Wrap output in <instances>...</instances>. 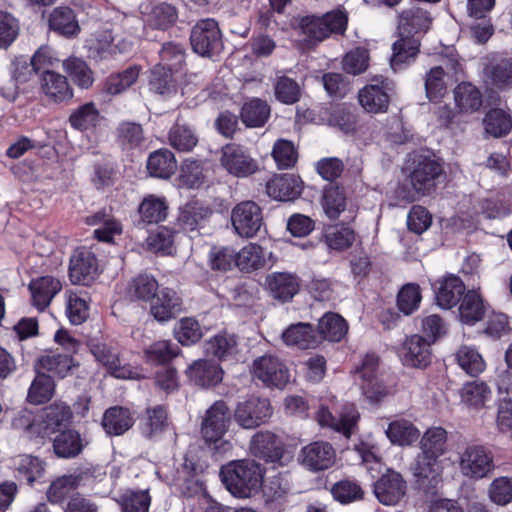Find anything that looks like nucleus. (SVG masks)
<instances>
[{
  "mask_svg": "<svg viewBox=\"0 0 512 512\" xmlns=\"http://www.w3.org/2000/svg\"><path fill=\"white\" fill-rule=\"evenodd\" d=\"M447 452V432L442 427H431L420 440V453L414 460L412 471L421 480L437 481L442 473L440 457Z\"/></svg>",
  "mask_w": 512,
  "mask_h": 512,
  "instance_id": "f257e3e1",
  "label": "nucleus"
},
{
  "mask_svg": "<svg viewBox=\"0 0 512 512\" xmlns=\"http://www.w3.org/2000/svg\"><path fill=\"white\" fill-rule=\"evenodd\" d=\"M263 475L261 465L252 459L231 461L220 470L221 480L227 490L239 498L256 494L262 486Z\"/></svg>",
  "mask_w": 512,
  "mask_h": 512,
  "instance_id": "f03ea898",
  "label": "nucleus"
},
{
  "mask_svg": "<svg viewBox=\"0 0 512 512\" xmlns=\"http://www.w3.org/2000/svg\"><path fill=\"white\" fill-rule=\"evenodd\" d=\"M348 18L340 10L327 12L322 16H297L291 20V27L310 47L318 45L332 34H343Z\"/></svg>",
  "mask_w": 512,
  "mask_h": 512,
  "instance_id": "7ed1b4c3",
  "label": "nucleus"
},
{
  "mask_svg": "<svg viewBox=\"0 0 512 512\" xmlns=\"http://www.w3.org/2000/svg\"><path fill=\"white\" fill-rule=\"evenodd\" d=\"M494 467L491 451L482 445H468L459 453L460 471L468 478H485L493 472Z\"/></svg>",
  "mask_w": 512,
  "mask_h": 512,
  "instance_id": "20e7f679",
  "label": "nucleus"
},
{
  "mask_svg": "<svg viewBox=\"0 0 512 512\" xmlns=\"http://www.w3.org/2000/svg\"><path fill=\"white\" fill-rule=\"evenodd\" d=\"M190 42L194 52L203 57L220 53L223 42L217 22L209 18L198 21L191 30Z\"/></svg>",
  "mask_w": 512,
  "mask_h": 512,
  "instance_id": "39448f33",
  "label": "nucleus"
},
{
  "mask_svg": "<svg viewBox=\"0 0 512 512\" xmlns=\"http://www.w3.org/2000/svg\"><path fill=\"white\" fill-rule=\"evenodd\" d=\"M393 89L392 81L383 76H375L371 83L359 91L358 99L368 113H384L388 110Z\"/></svg>",
  "mask_w": 512,
  "mask_h": 512,
  "instance_id": "423d86ee",
  "label": "nucleus"
},
{
  "mask_svg": "<svg viewBox=\"0 0 512 512\" xmlns=\"http://www.w3.org/2000/svg\"><path fill=\"white\" fill-rule=\"evenodd\" d=\"M336 450L327 441H313L301 448L298 462L310 472H321L330 469L336 462Z\"/></svg>",
  "mask_w": 512,
  "mask_h": 512,
  "instance_id": "0eeeda50",
  "label": "nucleus"
},
{
  "mask_svg": "<svg viewBox=\"0 0 512 512\" xmlns=\"http://www.w3.org/2000/svg\"><path fill=\"white\" fill-rule=\"evenodd\" d=\"M378 366L379 357L367 354L361 366L356 369L362 393L370 403H378L388 394L387 388L378 379Z\"/></svg>",
  "mask_w": 512,
  "mask_h": 512,
  "instance_id": "6e6552de",
  "label": "nucleus"
},
{
  "mask_svg": "<svg viewBox=\"0 0 512 512\" xmlns=\"http://www.w3.org/2000/svg\"><path fill=\"white\" fill-rule=\"evenodd\" d=\"M231 222L239 236L252 238L263 226L262 210L254 201L240 202L231 211Z\"/></svg>",
  "mask_w": 512,
  "mask_h": 512,
  "instance_id": "1a4fd4ad",
  "label": "nucleus"
},
{
  "mask_svg": "<svg viewBox=\"0 0 512 512\" xmlns=\"http://www.w3.org/2000/svg\"><path fill=\"white\" fill-rule=\"evenodd\" d=\"M253 374L268 387L282 389L289 382L287 367L273 355H263L254 360Z\"/></svg>",
  "mask_w": 512,
  "mask_h": 512,
  "instance_id": "9d476101",
  "label": "nucleus"
},
{
  "mask_svg": "<svg viewBox=\"0 0 512 512\" xmlns=\"http://www.w3.org/2000/svg\"><path fill=\"white\" fill-rule=\"evenodd\" d=\"M272 415V408L268 399L251 397L240 402L234 412L235 421L245 429H253Z\"/></svg>",
  "mask_w": 512,
  "mask_h": 512,
  "instance_id": "9b49d317",
  "label": "nucleus"
},
{
  "mask_svg": "<svg viewBox=\"0 0 512 512\" xmlns=\"http://www.w3.org/2000/svg\"><path fill=\"white\" fill-rule=\"evenodd\" d=\"M231 414L224 401H216L205 413L201 433L206 442L216 443L227 432Z\"/></svg>",
  "mask_w": 512,
  "mask_h": 512,
  "instance_id": "f8f14e48",
  "label": "nucleus"
},
{
  "mask_svg": "<svg viewBox=\"0 0 512 512\" xmlns=\"http://www.w3.org/2000/svg\"><path fill=\"white\" fill-rule=\"evenodd\" d=\"M221 166L231 175L248 177L258 170L257 162L240 145L227 144L221 150Z\"/></svg>",
  "mask_w": 512,
  "mask_h": 512,
  "instance_id": "ddd939ff",
  "label": "nucleus"
},
{
  "mask_svg": "<svg viewBox=\"0 0 512 512\" xmlns=\"http://www.w3.org/2000/svg\"><path fill=\"white\" fill-rule=\"evenodd\" d=\"M442 173V165L437 160L429 157L419 159L410 174L413 190L421 196L431 194Z\"/></svg>",
  "mask_w": 512,
  "mask_h": 512,
  "instance_id": "4468645a",
  "label": "nucleus"
},
{
  "mask_svg": "<svg viewBox=\"0 0 512 512\" xmlns=\"http://www.w3.org/2000/svg\"><path fill=\"white\" fill-rule=\"evenodd\" d=\"M98 275V262L93 252L86 248L76 249L69 266L70 280L74 284L89 285Z\"/></svg>",
  "mask_w": 512,
  "mask_h": 512,
  "instance_id": "2eb2a0df",
  "label": "nucleus"
},
{
  "mask_svg": "<svg viewBox=\"0 0 512 512\" xmlns=\"http://www.w3.org/2000/svg\"><path fill=\"white\" fill-rule=\"evenodd\" d=\"M59 60L52 55V50L47 46L40 47L30 62L17 60L14 63V77L18 82L24 83L31 79L33 74L43 75L44 70H51Z\"/></svg>",
  "mask_w": 512,
  "mask_h": 512,
  "instance_id": "dca6fc26",
  "label": "nucleus"
},
{
  "mask_svg": "<svg viewBox=\"0 0 512 512\" xmlns=\"http://www.w3.org/2000/svg\"><path fill=\"white\" fill-rule=\"evenodd\" d=\"M359 418L360 414L353 404L343 407L339 419L334 417L325 406H321L316 414V420L322 427H330L347 438L353 433Z\"/></svg>",
  "mask_w": 512,
  "mask_h": 512,
  "instance_id": "f3484780",
  "label": "nucleus"
},
{
  "mask_svg": "<svg viewBox=\"0 0 512 512\" xmlns=\"http://www.w3.org/2000/svg\"><path fill=\"white\" fill-rule=\"evenodd\" d=\"M406 481L402 475L388 469L374 484V493L384 505H396L406 494Z\"/></svg>",
  "mask_w": 512,
  "mask_h": 512,
  "instance_id": "a211bd4d",
  "label": "nucleus"
},
{
  "mask_svg": "<svg viewBox=\"0 0 512 512\" xmlns=\"http://www.w3.org/2000/svg\"><path fill=\"white\" fill-rule=\"evenodd\" d=\"M250 452L266 462H279L284 453L282 440L270 431L257 432L250 441Z\"/></svg>",
  "mask_w": 512,
  "mask_h": 512,
  "instance_id": "6ab92c4d",
  "label": "nucleus"
},
{
  "mask_svg": "<svg viewBox=\"0 0 512 512\" xmlns=\"http://www.w3.org/2000/svg\"><path fill=\"white\" fill-rule=\"evenodd\" d=\"M303 190V182L294 174L275 175L266 183V193L275 200L292 201L298 198Z\"/></svg>",
  "mask_w": 512,
  "mask_h": 512,
  "instance_id": "aec40b11",
  "label": "nucleus"
},
{
  "mask_svg": "<svg viewBox=\"0 0 512 512\" xmlns=\"http://www.w3.org/2000/svg\"><path fill=\"white\" fill-rule=\"evenodd\" d=\"M72 417L71 409L63 402H54L43 408L37 417L38 434L49 435L66 425Z\"/></svg>",
  "mask_w": 512,
  "mask_h": 512,
  "instance_id": "412c9836",
  "label": "nucleus"
},
{
  "mask_svg": "<svg viewBox=\"0 0 512 512\" xmlns=\"http://www.w3.org/2000/svg\"><path fill=\"white\" fill-rule=\"evenodd\" d=\"M281 337L287 346L299 349H314L321 344V335L310 323L291 324L282 332Z\"/></svg>",
  "mask_w": 512,
  "mask_h": 512,
  "instance_id": "4be33fe9",
  "label": "nucleus"
},
{
  "mask_svg": "<svg viewBox=\"0 0 512 512\" xmlns=\"http://www.w3.org/2000/svg\"><path fill=\"white\" fill-rule=\"evenodd\" d=\"M90 351L96 361L101 363L107 371L116 378H130L132 372L122 366L118 352L115 348L104 342L91 341Z\"/></svg>",
  "mask_w": 512,
  "mask_h": 512,
  "instance_id": "5701e85b",
  "label": "nucleus"
},
{
  "mask_svg": "<svg viewBox=\"0 0 512 512\" xmlns=\"http://www.w3.org/2000/svg\"><path fill=\"white\" fill-rule=\"evenodd\" d=\"M430 341L420 335L409 337L403 344L402 355L405 365L423 368L431 360Z\"/></svg>",
  "mask_w": 512,
  "mask_h": 512,
  "instance_id": "b1692460",
  "label": "nucleus"
},
{
  "mask_svg": "<svg viewBox=\"0 0 512 512\" xmlns=\"http://www.w3.org/2000/svg\"><path fill=\"white\" fill-rule=\"evenodd\" d=\"M266 287L270 295L279 301L291 300L299 290L298 278L286 272H275L267 275Z\"/></svg>",
  "mask_w": 512,
  "mask_h": 512,
  "instance_id": "393cba45",
  "label": "nucleus"
},
{
  "mask_svg": "<svg viewBox=\"0 0 512 512\" xmlns=\"http://www.w3.org/2000/svg\"><path fill=\"white\" fill-rule=\"evenodd\" d=\"M29 289L33 304L38 310L43 311L49 306L55 295L61 291L62 284L57 278L43 276L32 280Z\"/></svg>",
  "mask_w": 512,
  "mask_h": 512,
  "instance_id": "a878e982",
  "label": "nucleus"
},
{
  "mask_svg": "<svg viewBox=\"0 0 512 512\" xmlns=\"http://www.w3.org/2000/svg\"><path fill=\"white\" fill-rule=\"evenodd\" d=\"M437 304L445 309L456 306L464 297L465 285L463 281L454 275L445 277L435 285Z\"/></svg>",
  "mask_w": 512,
  "mask_h": 512,
  "instance_id": "bb28decb",
  "label": "nucleus"
},
{
  "mask_svg": "<svg viewBox=\"0 0 512 512\" xmlns=\"http://www.w3.org/2000/svg\"><path fill=\"white\" fill-rule=\"evenodd\" d=\"M431 18L427 11L419 7L403 10L399 15L398 33L415 37L429 29Z\"/></svg>",
  "mask_w": 512,
  "mask_h": 512,
  "instance_id": "cd10ccee",
  "label": "nucleus"
},
{
  "mask_svg": "<svg viewBox=\"0 0 512 512\" xmlns=\"http://www.w3.org/2000/svg\"><path fill=\"white\" fill-rule=\"evenodd\" d=\"M420 41L418 38L399 35V39L392 46L390 66L394 71L401 70L406 64L413 62L419 53Z\"/></svg>",
  "mask_w": 512,
  "mask_h": 512,
  "instance_id": "c85d7f7f",
  "label": "nucleus"
},
{
  "mask_svg": "<svg viewBox=\"0 0 512 512\" xmlns=\"http://www.w3.org/2000/svg\"><path fill=\"white\" fill-rule=\"evenodd\" d=\"M156 301L151 305V314L159 322H166L176 317L181 310V299L170 288H163L156 295Z\"/></svg>",
  "mask_w": 512,
  "mask_h": 512,
  "instance_id": "c756f323",
  "label": "nucleus"
},
{
  "mask_svg": "<svg viewBox=\"0 0 512 512\" xmlns=\"http://www.w3.org/2000/svg\"><path fill=\"white\" fill-rule=\"evenodd\" d=\"M187 375L192 382L202 387L214 386L222 380L219 365L207 360L195 361L187 369Z\"/></svg>",
  "mask_w": 512,
  "mask_h": 512,
  "instance_id": "7c9ffc66",
  "label": "nucleus"
},
{
  "mask_svg": "<svg viewBox=\"0 0 512 512\" xmlns=\"http://www.w3.org/2000/svg\"><path fill=\"white\" fill-rule=\"evenodd\" d=\"M133 417L127 408L115 406L107 409L102 418V426L109 435H122L133 425Z\"/></svg>",
  "mask_w": 512,
  "mask_h": 512,
  "instance_id": "2f4dec72",
  "label": "nucleus"
},
{
  "mask_svg": "<svg viewBox=\"0 0 512 512\" xmlns=\"http://www.w3.org/2000/svg\"><path fill=\"white\" fill-rule=\"evenodd\" d=\"M485 82L499 90L512 86V58L491 62L484 70Z\"/></svg>",
  "mask_w": 512,
  "mask_h": 512,
  "instance_id": "473e14b6",
  "label": "nucleus"
},
{
  "mask_svg": "<svg viewBox=\"0 0 512 512\" xmlns=\"http://www.w3.org/2000/svg\"><path fill=\"white\" fill-rule=\"evenodd\" d=\"M44 93L55 101H63L72 97V91L65 76L52 70H44L40 75Z\"/></svg>",
  "mask_w": 512,
  "mask_h": 512,
  "instance_id": "72a5a7b5",
  "label": "nucleus"
},
{
  "mask_svg": "<svg viewBox=\"0 0 512 512\" xmlns=\"http://www.w3.org/2000/svg\"><path fill=\"white\" fill-rule=\"evenodd\" d=\"M177 161L168 149H159L150 154L147 160V170L151 176L167 179L175 173Z\"/></svg>",
  "mask_w": 512,
  "mask_h": 512,
  "instance_id": "f704fd0d",
  "label": "nucleus"
},
{
  "mask_svg": "<svg viewBox=\"0 0 512 512\" xmlns=\"http://www.w3.org/2000/svg\"><path fill=\"white\" fill-rule=\"evenodd\" d=\"M85 444L81 435L72 429L60 432L53 440L55 454L61 458H74L81 453Z\"/></svg>",
  "mask_w": 512,
  "mask_h": 512,
  "instance_id": "c9c22d12",
  "label": "nucleus"
},
{
  "mask_svg": "<svg viewBox=\"0 0 512 512\" xmlns=\"http://www.w3.org/2000/svg\"><path fill=\"white\" fill-rule=\"evenodd\" d=\"M49 26L65 37H72L80 31L75 13L69 7H56L49 16Z\"/></svg>",
  "mask_w": 512,
  "mask_h": 512,
  "instance_id": "e433bc0d",
  "label": "nucleus"
},
{
  "mask_svg": "<svg viewBox=\"0 0 512 512\" xmlns=\"http://www.w3.org/2000/svg\"><path fill=\"white\" fill-rule=\"evenodd\" d=\"M167 412L161 405L148 408L140 422V432L147 439H155L167 428Z\"/></svg>",
  "mask_w": 512,
  "mask_h": 512,
  "instance_id": "4c0bfd02",
  "label": "nucleus"
},
{
  "mask_svg": "<svg viewBox=\"0 0 512 512\" xmlns=\"http://www.w3.org/2000/svg\"><path fill=\"white\" fill-rule=\"evenodd\" d=\"M385 434L390 442L398 446H410L419 437V430L406 419H397L389 423Z\"/></svg>",
  "mask_w": 512,
  "mask_h": 512,
  "instance_id": "58836bf2",
  "label": "nucleus"
},
{
  "mask_svg": "<svg viewBox=\"0 0 512 512\" xmlns=\"http://www.w3.org/2000/svg\"><path fill=\"white\" fill-rule=\"evenodd\" d=\"M168 206L164 199L149 195L143 199L138 208V224H157L165 220Z\"/></svg>",
  "mask_w": 512,
  "mask_h": 512,
  "instance_id": "ea45409f",
  "label": "nucleus"
},
{
  "mask_svg": "<svg viewBox=\"0 0 512 512\" xmlns=\"http://www.w3.org/2000/svg\"><path fill=\"white\" fill-rule=\"evenodd\" d=\"M37 364L40 370L49 372L58 378L66 377L75 366L71 355L53 351L41 356Z\"/></svg>",
  "mask_w": 512,
  "mask_h": 512,
  "instance_id": "a19ab883",
  "label": "nucleus"
},
{
  "mask_svg": "<svg viewBox=\"0 0 512 512\" xmlns=\"http://www.w3.org/2000/svg\"><path fill=\"white\" fill-rule=\"evenodd\" d=\"M316 331L321 335V342H339L346 335L348 325L340 315L330 312L319 320Z\"/></svg>",
  "mask_w": 512,
  "mask_h": 512,
  "instance_id": "79ce46f5",
  "label": "nucleus"
},
{
  "mask_svg": "<svg viewBox=\"0 0 512 512\" xmlns=\"http://www.w3.org/2000/svg\"><path fill=\"white\" fill-rule=\"evenodd\" d=\"M158 289L159 284L152 275L139 274L129 282L127 295L131 299L147 302L156 297Z\"/></svg>",
  "mask_w": 512,
  "mask_h": 512,
  "instance_id": "37998d69",
  "label": "nucleus"
},
{
  "mask_svg": "<svg viewBox=\"0 0 512 512\" xmlns=\"http://www.w3.org/2000/svg\"><path fill=\"white\" fill-rule=\"evenodd\" d=\"M492 392L484 382L466 383L460 390L461 401L467 407L475 410L483 409L490 400Z\"/></svg>",
  "mask_w": 512,
  "mask_h": 512,
  "instance_id": "c03bdc74",
  "label": "nucleus"
},
{
  "mask_svg": "<svg viewBox=\"0 0 512 512\" xmlns=\"http://www.w3.org/2000/svg\"><path fill=\"white\" fill-rule=\"evenodd\" d=\"M82 476L77 474L63 475L51 482L46 495L53 504L62 503L70 494L77 489Z\"/></svg>",
  "mask_w": 512,
  "mask_h": 512,
  "instance_id": "a18cd8bd",
  "label": "nucleus"
},
{
  "mask_svg": "<svg viewBox=\"0 0 512 512\" xmlns=\"http://www.w3.org/2000/svg\"><path fill=\"white\" fill-rule=\"evenodd\" d=\"M485 309L480 294L475 290H469L459 307L460 319L464 323L474 324L484 317Z\"/></svg>",
  "mask_w": 512,
  "mask_h": 512,
  "instance_id": "49530a36",
  "label": "nucleus"
},
{
  "mask_svg": "<svg viewBox=\"0 0 512 512\" xmlns=\"http://www.w3.org/2000/svg\"><path fill=\"white\" fill-rule=\"evenodd\" d=\"M456 106L462 112H474L482 106V94L471 83H461L454 90Z\"/></svg>",
  "mask_w": 512,
  "mask_h": 512,
  "instance_id": "de8ad7c7",
  "label": "nucleus"
},
{
  "mask_svg": "<svg viewBox=\"0 0 512 512\" xmlns=\"http://www.w3.org/2000/svg\"><path fill=\"white\" fill-rule=\"evenodd\" d=\"M55 383L51 375L39 373L30 385L27 400L34 405L48 402L54 395Z\"/></svg>",
  "mask_w": 512,
  "mask_h": 512,
  "instance_id": "09e8293b",
  "label": "nucleus"
},
{
  "mask_svg": "<svg viewBox=\"0 0 512 512\" xmlns=\"http://www.w3.org/2000/svg\"><path fill=\"white\" fill-rule=\"evenodd\" d=\"M455 359L461 369L472 377L481 374L486 367L481 354L471 346H461L455 354Z\"/></svg>",
  "mask_w": 512,
  "mask_h": 512,
  "instance_id": "8fccbe9b",
  "label": "nucleus"
},
{
  "mask_svg": "<svg viewBox=\"0 0 512 512\" xmlns=\"http://www.w3.org/2000/svg\"><path fill=\"white\" fill-rule=\"evenodd\" d=\"M89 225H99L94 230V236L99 241L111 242L115 234L121 233V225L111 215L105 212H98L93 216L87 217Z\"/></svg>",
  "mask_w": 512,
  "mask_h": 512,
  "instance_id": "3c124183",
  "label": "nucleus"
},
{
  "mask_svg": "<svg viewBox=\"0 0 512 512\" xmlns=\"http://www.w3.org/2000/svg\"><path fill=\"white\" fill-rule=\"evenodd\" d=\"M207 355L225 360L237 353V340L234 335L218 334L205 344Z\"/></svg>",
  "mask_w": 512,
  "mask_h": 512,
  "instance_id": "603ef678",
  "label": "nucleus"
},
{
  "mask_svg": "<svg viewBox=\"0 0 512 512\" xmlns=\"http://www.w3.org/2000/svg\"><path fill=\"white\" fill-rule=\"evenodd\" d=\"M483 124L487 134L500 138L510 132L512 120L510 115L502 109H492L485 115Z\"/></svg>",
  "mask_w": 512,
  "mask_h": 512,
  "instance_id": "864d4df0",
  "label": "nucleus"
},
{
  "mask_svg": "<svg viewBox=\"0 0 512 512\" xmlns=\"http://www.w3.org/2000/svg\"><path fill=\"white\" fill-rule=\"evenodd\" d=\"M269 116V105L260 99H253L245 103L241 110L242 121L249 127L263 126Z\"/></svg>",
  "mask_w": 512,
  "mask_h": 512,
  "instance_id": "5fc2aeb1",
  "label": "nucleus"
},
{
  "mask_svg": "<svg viewBox=\"0 0 512 512\" xmlns=\"http://www.w3.org/2000/svg\"><path fill=\"white\" fill-rule=\"evenodd\" d=\"M264 262L263 249L255 243H249L236 252V267L241 271L249 272L260 269Z\"/></svg>",
  "mask_w": 512,
  "mask_h": 512,
  "instance_id": "6e6d98bb",
  "label": "nucleus"
},
{
  "mask_svg": "<svg viewBox=\"0 0 512 512\" xmlns=\"http://www.w3.org/2000/svg\"><path fill=\"white\" fill-rule=\"evenodd\" d=\"M116 139L123 149H134L144 141V133L140 124L122 122L116 128Z\"/></svg>",
  "mask_w": 512,
  "mask_h": 512,
  "instance_id": "4d7b16f0",
  "label": "nucleus"
},
{
  "mask_svg": "<svg viewBox=\"0 0 512 512\" xmlns=\"http://www.w3.org/2000/svg\"><path fill=\"white\" fill-rule=\"evenodd\" d=\"M198 138L191 127L176 123L169 132V143L178 151H191L197 144Z\"/></svg>",
  "mask_w": 512,
  "mask_h": 512,
  "instance_id": "13d9d810",
  "label": "nucleus"
},
{
  "mask_svg": "<svg viewBox=\"0 0 512 512\" xmlns=\"http://www.w3.org/2000/svg\"><path fill=\"white\" fill-rule=\"evenodd\" d=\"M117 502L122 512H148L151 498L147 490H126L117 498Z\"/></svg>",
  "mask_w": 512,
  "mask_h": 512,
  "instance_id": "bf43d9fd",
  "label": "nucleus"
},
{
  "mask_svg": "<svg viewBox=\"0 0 512 512\" xmlns=\"http://www.w3.org/2000/svg\"><path fill=\"white\" fill-rule=\"evenodd\" d=\"M274 94L278 101L292 105L300 100L301 88L299 84L287 76H277L274 82Z\"/></svg>",
  "mask_w": 512,
  "mask_h": 512,
  "instance_id": "052dcab7",
  "label": "nucleus"
},
{
  "mask_svg": "<svg viewBox=\"0 0 512 512\" xmlns=\"http://www.w3.org/2000/svg\"><path fill=\"white\" fill-rule=\"evenodd\" d=\"M139 77V69L136 66L110 75L105 82L104 89L111 95H117L132 86Z\"/></svg>",
  "mask_w": 512,
  "mask_h": 512,
  "instance_id": "680f3d73",
  "label": "nucleus"
},
{
  "mask_svg": "<svg viewBox=\"0 0 512 512\" xmlns=\"http://www.w3.org/2000/svg\"><path fill=\"white\" fill-rule=\"evenodd\" d=\"M177 17V11L174 6L161 3L151 10L147 23L154 29L166 30L176 22Z\"/></svg>",
  "mask_w": 512,
  "mask_h": 512,
  "instance_id": "e2e57ef3",
  "label": "nucleus"
},
{
  "mask_svg": "<svg viewBox=\"0 0 512 512\" xmlns=\"http://www.w3.org/2000/svg\"><path fill=\"white\" fill-rule=\"evenodd\" d=\"M44 472V463L37 457L26 455L20 459L16 468V477L19 481L33 484Z\"/></svg>",
  "mask_w": 512,
  "mask_h": 512,
  "instance_id": "0e129e2a",
  "label": "nucleus"
},
{
  "mask_svg": "<svg viewBox=\"0 0 512 512\" xmlns=\"http://www.w3.org/2000/svg\"><path fill=\"white\" fill-rule=\"evenodd\" d=\"M63 66L78 86L88 88L92 85L94 81L92 71L83 60L70 57L63 62Z\"/></svg>",
  "mask_w": 512,
  "mask_h": 512,
  "instance_id": "69168bd1",
  "label": "nucleus"
},
{
  "mask_svg": "<svg viewBox=\"0 0 512 512\" xmlns=\"http://www.w3.org/2000/svg\"><path fill=\"white\" fill-rule=\"evenodd\" d=\"M426 95L430 101H438L447 91L445 72L442 67L436 66L430 69L425 79Z\"/></svg>",
  "mask_w": 512,
  "mask_h": 512,
  "instance_id": "338daca9",
  "label": "nucleus"
},
{
  "mask_svg": "<svg viewBox=\"0 0 512 512\" xmlns=\"http://www.w3.org/2000/svg\"><path fill=\"white\" fill-rule=\"evenodd\" d=\"M99 112L93 103H86L75 110L69 118L71 126L78 130H87L96 126Z\"/></svg>",
  "mask_w": 512,
  "mask_h": 512,
  "instance_id": "774afa93",
  "label": "nucleus"
}]
</instances>
